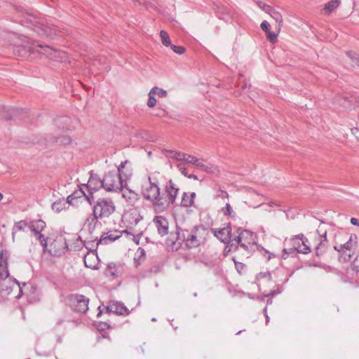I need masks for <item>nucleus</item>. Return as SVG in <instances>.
I'll use <instances>...</instances> for the list:
<instances>
[{"label": "nucleus", "instance_id": "obj_20", "mask_svg": "<svg viewBox=\"0 0 359 359\" xmlns=\"http://www.w3.org/2000/svg\"><path fill=\"white\" fill-rule=\"evenodd\" d=\"M292 247L290 248H285L283 250V258L287 259L289 255H294L297 252V245H299V236H297L291 240Z\"/></svg>", "mask_w": 359, "mask_h": 359}, {"label": "nucleus", "instance_id": "obj_37", "mask_svg": "<svg viewBox=\"0 0 359 359\" xmlns=\"http://www.w3.org/2000/svg\"><path fill=\"white\" fill-rule=\"evenodd\" d=\"M346 55L353 62L359 66V55L353 51L346 52Z\"/></svg>", "mask_w": 359, "mask_h": 359}, {"label": "nucleus", "instance_id": "obj_63", "mask_svg": "<svg viewBox=\"0 0 359 359\" xmlns=\"http://www.w3.org/2000/svg\"><path fill=\"white\" fill-rule=\"evenodd\" d=\"M189 198H191V200L194 201V198L196 197V193L192 192V193H191V194H190V195H189Z\"/></svg>", "mask_w": 359, "mask_h": 359}, {"label": "nucleus", "instance_id": "obj_55", "mask_svg": "<svg viewBox=\"0 0 359 359\" xmlns=\"http://www.w3.org/2000/svg\"><path fill=\"white\" fill-rule=\"evenodd\" d=\"M276 10L269 5V6L266 8V10L265 11V13L269 14L271 16L272 15V12H275Z\"/></svg>", "mask_w": 359, "mask_h": 359}, {"label": "nucleus", "instance_id": "obj_6", "mask_svg": "<svg viewBox=\"0 0 359 359\" xmlns=\"http://www.w3.org/2000/svg\"><path fill=\"white\" fill-rule=\"evenodd\" d=\"M102 183L103 189L107 191H116L122 187L121 177L115 170L105 173L102 179Z\"/></svg>", "mask_w": 359, "mask_h": 359}, {"label": "nucleus", "instance_id": "obj_64", "mask_svg": "<svg viewBox=\"0 0 359 359\" xmlns=\"http://www.w3.org/2000/svg\"><path fill=\"white\" fill-rule=\"evenodd\" d=\"M106 310L108 313H113V309H111V305L106 307Z\"/></svg>", "mask_w": 359, "mask_h": 359}, {"label": "nucleus", "instance_id": "obj_14", "mask_svg": "<svg viewBox=\"0 0 359 359\" xmlns=\"http://www.w3.org/2000/svg\"><path fill=\"white\" fill-rule=\"evenodd\" d=\"M123 271V264L111 262L107 264L104 271V273L108 277H112L113 278H115L121 276Z\"/></svg>", "mask_w": 359, "mask_h": 359}, {"label": "nucleus", "instance_id": "obj_5", "mask_svg": "<svg viewBox=\"0 0 359 359\" xmlns=\"http://www.w3.org/2000/svg\"><path fill=\"white\" fill-rule=\"evenodd\" d=\"M29 20L31 25L33 27V30L40 36L53 39L59 33V31L56 27L48 24L46 25L39 20L35 16L31 15Z\"/></svg>", "mask_w": 359, "mask_h": 359}, {"label": "nucleus", "instance_id": "obj_8", "mask_svg": "<svg viewBox=\"0 0 359 359\" xmlns=\"http://www.w3.org/2000/svg\"><path fill=\"white\" fill-rule=\"evenodd\" d=\"M70 307L76 312L85 313L88 310L90 299L80 294H72L68 297Z\"/></svg>", "mask_w": 359, "mask_h": 359}, {"label": "nucleus", "instance_id": "obj_17", "mask_svg": "<svg viewBox=\"0 0 359 359\" xmlns=\"http://www.w3.org/2000/svg\"><path fill=\"white\" fill-rule=\"evenodd\" d=\"M46 142L49 144H57L62 146H67L72 143V138L68 135L55 137L50 135L46 137Z\"/></svg>", "mask_w": 359, "mask_h": 359}, {"label": "nucleus", "instance_id": "obj_4", "mask_svg": "<svg viewBox=\"0 0 359 359\" xmlns=\"http://www.w3.org/2000/svg\"><path fill=\"white\" fill-rule=\"evenodd\" d=\"M149 185L146 187L142 191L143 197L151 201L155 208L161 210V205L165 204L163 201L164 194L161 195L160 188L155 182H152L151 177H149Z\"/></svg>", "mask_w": 359, "mask_h": 359}, {"label": "nucleus", "instance_id": "obj_41", "mask_svg": "<svg viewBox=\"0 0 359 359\" xmlns=\"http://www.w3.org/2000/svg\"><path fill=\"white\" fill-rule=\"evenodd\" d=\"M156 104V99L154 97V94H150L149 93V100L147 102V106L150 108L154 107Z\"/></svg>", "mask_w": 359, "mask_h": 359}, {"label": "nucleus", "instance_id": "obj_59", "mask_svg": "<svg viewBox=\"0 0 359 359\" xmlns=\"http://www.w3.org/2000/svg\"><path fill=\"white\" fill-rule=\"evenodd\" d=\"M334 249L338 251L339 252H344L343 248H341V245L334 246Z\"/></svg>", "mask_w": 359, "mask_h": 359}, {"label": "nucleus", "instance_id": "obj_23", "mask_svg": "<svg viewBox=\"0 0 359 359\" xmlns=\"http://www.w3.org/2000/svg\"><path fill=\"white\" fill-rule=\"evenodd\" d=\"M319 236L320 237V243L318 244V245L316 248V255L318 257L320 256L326 251L327 245V237H326V236H327L326 231H325L323 235L319 234Z\"/></svg>", "mask_w": 359, "mask_h": 359}, {"label": "nucleus", "instance_id": "obj_28", "mask_svg": "<svg viewBox=\"0 0 359 359\" xmlns=\"http://www.w3.org/2000/svg\"><path fill=\"white\" fill-rule=\"evenodd\" d=\"M126 219L131 224H137L142 219V217L140 215L138 212L133 211L128 212L126 215Z\"/></svg>", "mask_w": 359, "mask_h": 359}, {"label": "nucleus", "instance_id": "obj_32", "mask_svg": "<svg viewBox=\"0 0 359 359\" xmlns=\"http://www.w3.org/2000/svg\"><path fill=\"white\" fill-rule=\"evenodd\" d=\"M273 19L275 20V21L278 24L276 27V29L277 30L278 33L280 31L282 23H283V17L282 15L277 11L275 12H272V15L271 16Z\"/></svg>", "mask_w": 359, "mask_h": 359}, {"label": "nucleus", "instance_id": "obj_35", "mask_svg": "<svg viewBox=\"0 0 359 359\" xmlns=\"http://www.w3.org/2000/svg\"><path fill=\"white\" fill-rule=\"evenodd\" d=\"M160 36L161 39V42L165 46H170V45H172L170 43V36L167 32L161 30L160 32Z\"/></svg>", "mask_w": 359, "mask_h": 359}, {"label": "nucleus", "instance_id": "obj_49", "mask_svg": "<svg viewBox=\"0 0 359 359\" xmlns=\"http://www.w3.org/2000/svg\"><path fill=\"white\" fill-rule=\"evenodd\" d=\"M231 241H233V243L238 245V248L239 247V245L243 241V240L239 236V234H238V236L235 237L233 239L231 238Z\"/></svg>", "mask_w": 359, "mask_h": 359}, {"label": "nucleus", "instance_id": "obj_61", "mask_svg": "<svg viewBox=\"0 0 359 359\" xmlns=\"http://www.w3.org/2000/svg\"><path fill=\"white\" fill-rule=\"evenodd\" d=\"M189 179H193V180H198V177L194 174H189L188 177H187Z\"/></svg>", "mask_w": 359, "mask_h": 359}, {"label": "nucleus", "instance_id": "obj_38", "mask_svg": "<svg viewBox=\"0 0 359 359\" xmlns=\"http://www.w3.org/2000/svg\"><path fill=\"white\" fill-rule=\"evenodd\" d=\"M222 211L224 215H229L232 217H234L236 216V214L233 212L232 208L229 203L226 204V207L225 208L222 209Z\"/></svg>", "mask_w": 359, "mask_h": 359}, {"label": "nucleus", "instance_id": "obj_33", "mask_svg": "<svg viewBox=\"0 0 359 359\" xmlns=\"http://www.w3.org/2000/svg\"><path fill=\"white\" fill-rule=\"evenodd\" d=\"M339 0H331L325 4L324 9L325 12L330 13L331 11L337 8L339 6Z\"/></svg>", "mask_w": 359, "mask_h": 359}, {"label": "nucleus", "instance_id": "obj_3", "mask_svg": "<svg viewBox=\"0 0 359 359\" xmlns=\"http://www.w3.org/2000/svg\"><path fill=\"white\" fill-rule=\"evenodd\" d=\"M10 253L7 250L0 248V293L10 294L12 287L6 283V279L9 277V271L8 269V260Z\"/></svg>", "mask_w": 359, "mask_h": 359}, {"label": "nucleus", "instance_id": "obj_18", "mask_svg": "<svg viewBox=\"0 0 359 359\" xmlns=\"http://www.w3.org/2000/svg\"><path fill=\"white\" fill-rule=\"evenodd\" d=\"M121 236V233L118 231H109L104 235L102 236L101 238L99 240L98 244H105L107 245L116 240L118 239Z\"/></svg>", "mask_w": 359, "mask_h": 359}, {"label": "nucleus", "instance_id": "obj_43", "mask_svg": "<svg viewBox=\"0 0 359 359\" xmlns=\"http://www.w3.org/2000/svg\"><path fill=\"white\" fill-rule=\"evenodd\" d=\"M258 278H267L269 280H271L272 277H271V274L270 272L266 271V272H260L258 274Z\"/></svg>", "mask_w": 359, "mask_h": 359}, {"label": "nucleus", "instance_id": "obj_31", "mask_svg": "<svg viewBox=\"0 0 359 359\" xmlns=\"http://www.w3.org/2000/svg\"><path fill=\"white\" fill-rule=\"evenodd\" d=\"M194 205V201L189 198V194L184 192L181 200V206L189 208Z\"/></svg>", "mask_w": 359, "mask_h": 359}, {"label": "nucleus", "instance_id": "obj_21", "mask_svg": "<svg viewBox=\"0 0 359 359\" xmlns=\"http://www.w3.org/2000/svg\"><path fill=\"white\" fill-rule=\"evenodd\" d=\"M162 152L165 156L175 159L177 161H185L187 156V154L168 149H163Z\"/></svg>", "mask_w": 359, "mask_h": 359}, {"label": "nucleus", "instance_id": "obj_48", "mask_svg": "<svg viewBox=\"0 0 359 359\" xmlns=\"http://www.w3.org/2000/svg\"><path fill=\"white\" fill-rule=\"evenodd\" d=\"M255 3L257 5V6L264 12L266 10V8L269 6L268 4H266L265 3L261 1H256Z\"/></svg>", "mask_w": 359, "mask_h": 359}, {"label": "nucleus", "instance_id": "obj_25", "mask_svg": "<svg viewBox=\"0 0 359 359\" xmlns=\"http://www.w3.org/2000/svg\"><path fill=\"white\" fill-rule=\"evenodd\" d=\"M298 236L299 239V245H297V252L303 254H307L310 252L311 248L306 243L308 241V239L304 237L303 234L301 235V237L299 235Z\"/></svg>", "mask_w": 359, "mask_h": 359}, {"label": "nucleus", "instance_id": "obj_52", "mask_svg": "<svg viewBox=\"0 0 359 359\" xmlns=\"http://www.w3.org/2000/svg\"><path fill=\"white\" fill-rule=\"evenodd\" d=\"M250 242L251 241L250 240L247 241H243L239 245V246H241L245 250H248V245L250 243Z\"/></svg>", "mask_w": 359, "mask_h": 359}, {"label": "nucleus", "instance_id": "obj_7", "mask_svg": "<svg viewBox=\"0 0 359 359\" xmlns=\"http://www.w3.org/2000/svg\"><path fill=\"white\" fill-rule=\"evenodd\" d=\"M214 235L222 243H226V249L229 248V251H236L238 250V245H235L233 241H231V226L230 223L226 226L217 229H211Z\"/></svg>", "mask_w": 359, "mask_h": 359}, {"label": "nucleus", "instance_id": "obj_36", "mask_svg": "<svg viewBox=\"0 0 359 359\" xmlns=\"http://www.w3.org/2000/svg\"><path fill=\"white\" fill-rule=\"evenodd\" d=\"M72 197L74 198V201L77 200V199H79L82 197H84L85 199L86 200V196H88V193H86L85 191H83L82 190V189H79L77 190H75L72 194Z\"/></svg>", "mask_w": 359, "mask_h": 359}, {"label": "nucleus", "instance_id": "obj_44", "mask_svg": "<svg viewBox=\"0 0 359 359\" xmlns=\"http://www.w3.org/2000/svg\"><path fill=\"white\" fill-rule=\"evenodd\" d=\"M260 27H261L262 29L264 32H266V33H268V32L270 31V29H269V28H270V27H271V26H270V24H269L267 21H266V20H264V21L261 23Z\"/></svg>", "mask_w": 359, "mask_h": 359}, {"label": "nucleus", "instance_id": "obj_24", "mask_svg": "<svg viewBox=\"0 0 359 359\" xmlns=\"http://www.w3.org/2000/svg\"><path fill=\"white\" fill-rule=\"evenodd\" d=\"M191 233V229H179L178 226H177V231H176V241L179 242V244H181V243H186L187 239L189 238L190 234Z\"/></svg>", "mask_w": 359, "mask_h": 359}, {"label": "nucleus", "instance_id": "obj_26", "mask_svg": "<svg viewBox=\"0 0 359 359\" xmlns=\"http://www.w3.org/2000/svg\"><path fill=\"white\" fill-rule=\"evenodd\" d=\"M357 236L355 234H352L350 236L348 241L344 244L341 245V248L344 250L351 251L356 247L357 245Z\"/></svg>", "mask_w": 359, "mask_h": 359}, {"label": "nucleus", "instance_id": "obj_57", "mask_svg": "<svg viewBox=\"0 0 359 359\" xmlns=\"http://www.w3.org/2000/svg\"><path fill=\"white\" fill-rule=\"evenodd\" d=\"M136 194L134 193V192H129V195L127 196L126 194H123V196L124 198H127L128 199H131L132 198H134V196H135Z\"/></svg>", "mask_w": 359, "mask_h": 359}, {"label": "nucleus", "instance_id": "obj_29", "mask_svg": "<svg viewBox=\"0 0 359 359\" xmlns=\"http://www.w3.org/2000/svg\"><path fill=\"white\" fill-rule=\"evenodd\" d=\"M66 205L67 202H65V199L62 198L55 201L52 204V209L56 212H60V211L66 208Z\"/></svg>", "mask_w": 359, "mask_h": 359}, {"label": "nucleus", "instance_id": "obj_47", "mask_svg": "<svg viewBox=\"0 0 359 359\" xmlns=\"http://www.w3.org/2000/svg\"><path fill=\"white\" fill-rule=\"evenodd\" d=\"M177 168L179 169V170L181 172V173L185 176V177H188L189 174L187 172V168L184 167L181 164H178L177 165Z\"/></svg>", "mask_w": 359, "mask_h": 359}, {"label": "nucleus", "instance_id": "obj_2", "mask_svg": "<svg viewBox=\"0 0 359 359\" xmlns=\"http://www.w3.org/2000/svg\"><path fill=\"white\" fill-rule=\"evenodd\" d=\"M25 45H14L13 53L15 55L25 57L30 51H36L46 55L48 57L53 60L57 59V50L49 46H47L40 41L32 40L25 36Z\"/></svg>", "mask_w": 359, "mask_h": 359}, {"label": "nucleus", "instance_id": "obj_51", "mask_svg": "<svg viewBox=\"0 0 359 359\" xmlns=\"http://www.w3.org/2000/svg\"><path fill=\"white\" fill-rule=\"evenodd\" d=\"M74 198L72 197V195L70 194L69 195L67 198L65 199V202H67V205L69 204V205H74L75 203H74Z\"/></svg>", "mask_w": 359, "mask_h": 359}, {"label": "nucleus", "instance_id": "obj_27", "mask_svg": "<svg viewBox=\"0 0 359 359\" xmlns=\"http://www.w3.org/2000/svg\"><path fill=\"white\" fill-rule=\"evenodd\" d=\"M111 309H113V313L117 315H125L128 313V310L126 306L120 302H116L111 305Z\"/></svg>", "mask_w": 359, "mask_h": 359}, {"label": "nucleus", "instance_id": "obj_45", "mask_svg": "<svg viewBox=\"0 0 359 359\" xmlns=\"http://www.w3.org/2000/svg\"><path fill=\"white\" fill-rule=\"evenodd\" d=\"M340 104L344 108H348L351 105V101L346 97H344L341 99Z\"/></svg>", "mask_w": 359, "mask_h": 359}, {"label": "nucleus", "instance_id": "obj_13", "mask_svg": "<svg viewBox=\"0 0 359 359\" xmlns=\"http://www.w3.org/2000/svg\"><path fill=\"white\" fill-rule=\"evenodd\" d=\"M102 184V179L100 176L97 174L93 173V171H90L88 182L86 184H83V186L87 188L88 194L90 191H92L93 194L100 189L103 188Z\"/></svg>", "mask_w": 359, "mask_h": 359}, {"label": "nucleus", "instance_id": "obj_22", "mask_svg": "<svg viewBox=\"0 0 359 359\" xmlns=\"http://www.w3.org/2000/svg\"><path fill=\"white\" fill-rule=\"evenodd\" d=\"M30 224L27 222L26 220H20L14 223V225L12 229V238L13 241L15 240V234L20 231H25V229H29Z\"/></svg>", "mask_w": 359, "mask_h": 359}, {"label": "nucleus", "instance_id": "obj_42", "mask_svg": "<svg viewBox=\"0 0 359 359\" xmlns=\"http://www.w3.org/2000/svg\"><path fill=\"white\" fill-rule=\"evenodd\" d=\"M35 236H37V238L39 241L40 244L43 248H46V246H47V241H46V238L44 236V235L42 234L41 233H37V235H35Z\"/></svg>", "mask_w": 359, "mask_h": 359}, {"label": "nucleus", "instance_id": "obj_39", "mask_svg": "<svg viewBox=\"0 0 359 359\" xmlns=\"http://www.w3.org/2000/svg\"><path fill=\"white\" fill-rule=\"evenodd\" d=\"M170 48L175 53L179 55L183 54L186 50V48L184 46H178L173 44L170 45Z\"/></svg>", "mask_w": 359, "mask_h": 359}, {"label": "nucleus", "instance_id": "obj_19", "mask_svg": "<svg viewBox=\"0 0 359 359\" xmlns=\"http://www.w3.org/2000/svg\"><path fill=\"white\" fill-rule=\"evenodd\" d=\"M29 230H31L34 235L41 233L46 226V222L42 219L32 220L29 222Z\"/></svg>", "mask_w": 359, "mask_h": 359}, {"label": "nucleus", "instance_id": "obj_10", "mask_svg": "<svg viewBox=\"0 0 359 359\" xmlns=\"http://www.w3.org/2000/svg\"><path fill=\"white\" fill-rule=\"evenodd\" d=\"M206 229L203 226H195L191 229V233L185 243L189 248L199 246L205 239Z\"/></svg>", "mask_w": 359, "mask_h": 359}, {"label": "nucleus", "instance_id": "obj_60", "mask_svg": "<svg viewBox=\"0 0 359 359\" xmlns=\"http://www.w3.org/2000/svg\"><path fill=\"white\" fill-rule=\"evenodd\" d=\"M344 259L345 261H350L351 259V255L350 253L345 254Z\"/></svg>", "mask_w": 359, "mask_h": 359}, {"label": "nucleus", "instance_id": "obj_34", "mask_svg": "<svg viewBox=\"0 0 359 359\" xmlns=\"http://www.w3.org/2000/svg\"><path fill=\"white\" fill-rule=\"evenodd\" d=\"M150 94L157 95L161 97H165L168 95V93L166 90L156 86L153 87L150 90Z\"/></svg>", "mask_w": 359, "mask_h": 359}, {"label": "nucleus", "instance_id": "obj_9", "mask_svg": "<svg viewBox=\"0 0 359 359\" xmlns=\"http://www.w3.org/2000/svg\"><path fill=\"white\" fill-rule=\"evenodd\" d=\"M180 189L174 183L172 180H170L166 182L164 187V198L163 201L165 204L161 205V210L168 208L170 204L175 203L176 197L178 195Z\"/></svg>", "mask_w": 359, "mask_h": 359}, {"label": "nucleus", "instance_id": "obj_1", "mask_svg": "<svg viewBox=\"0 0 359 359\" xmlns=\"http://www.w3.org/2000/svg\"><path fill=\"white\" fill-rule=\"evenodd\" d=\"M86 201L92 206L93 229L99 219L109 218L116 210V205L111 198H98L95 199L92 191L88 194Z\"/></svg>", "mask_w": 359, "mask_h": 359}, {"label": "nucleus", "instance_id": "obj_50", "mask_svg": "<svg viewBox=\"0 0 359 359\" xmlns=\"http://www.w3.org/2000/svg\"><path fill=\"white\" fill-rule=\"evenodd\" d=\"M128 163V161H125L121 162V163L118 166V170L116 172L121 175V172L122 170L125 168L126 165Z\"/></svg>", "mask_w": 359, "mask_h": 359}, {"label": "nucleus", "instance_id": "obj_62", "mask_svg": "<svg viewBox=\"0 0 359 359\" xmlns=\"http://www.w3.org/2000/svg\"><path fill=\"white\" fill-rule=\"evenodd\" d=\"M266 310H267V309H266V306L264 308V311L265 313V316H266V323H268L269 322V316L266 313Z\"/></svg>", "mask_w": 359, "mask_h": 359}, {"label": "nucleus", "instance_id": "obj_30", "mask_svg": "<svg viewBox=\"0 0 359 359\" xmlns=\"http://www.w3.org/2000/svg\"><path fill=\"white\" fill-rule=\"evenodd\" d=\"M236 232L242 238L243 241L252 240V232L250 230L242 229L241 228H238Z\"/></svg>", "mask_w": 359, "mask_h": 359}, {"label": "nucleus", "instance_id": "obj_11", "mask_svg": "<svg viewBox=\"0 0 359 359\" xmlns=\"http://www.w3.org/2000/svg\"><path fill=\"white\" fill-rule=\"evenodd\" d=\"M27 114L28 111L27 110L18 108H9L6 111L5 108L4 107L0 110V116L7 121L12 120L15 118H24V117Z\"/></svg>", "mask_w": 359, "mask_h": 359}, {"label": "nucleus", "instance_id": "obj_58", "mask_svg": "<svg viewBox=\"0 0 359 359\" xmlns=\"http://www.w3.org/2000/svg\"><path fill=\"white\" fill-rule=\"evenodd\" d=\"M352 130V133L355 135V137L359 139V135H358V133H359V128H353L351 129Z\"/></svg>", "mask_w": 359, "mask_h": 359}, {"label": "nucleus", "instance_id": "obj_40", "mask_svg": "<svg viewBox=\"0 0 359 359\" xmlns=\"http://www.w3.org/2000/svg\"><path fill=\"white\" fill-rule=\"evenodd\" d=\"M266 35H267V38H268L269 41L271 43H274L276 42L277 37H278V33H275L273 32L269 31L268 33H266Z\"/></svg>", "mask_w": 359, "mask_h": 359}, {"label": "nucleus", "instance_id": "obj_56", "mask_svg": "<svg viewBox=\"0 0 359 359\" xmlns=\"http://www.w3.org/2000/svg\"><path fill=\"white\" fill-rule=\"evenodd\" d=\"M351 223L355 226H359V219L355 217L351 219Z\"/></svg>", "mask_w": 359, "mask_h": 359}, {"label": "nucleus", "instance_id": "obj_53", "mask_svg": "<svg viewBox=\"0 0 359 359\" xmlns=\"http://www.w3.org/2000/svg\"><path fill=\"white\" fill-rule=\"evenodd\" d=\"M237 271L241 273V270L243 268V264L241 262H236L235 259H233Z\"/></svg>", "mask_w": 359, "mask_h": 359}, {"label": "nucleus", "instance_id": "obj_54", "mask_svg": "<svg viewBox=\"0 0 359 359\" xmlns=\"http://www.w3.org/2000/svg\"><path fill=\"white\" fill-rule=\"evenodd\" d=\"M218 196L222 198H225L229 197V194L225 191L219 190V194H218Z\"/></svg>", "mask_w": 359, "mask_h": 359}, {"label": "nucleus", "instance_id": "obj_16", "mask_svg": "<svg viewBox=\"0 0 359 359\" xmlns=\"http://www.w3.org/2000/svg\"><path fill=\"white\" fill-rule=\"evenodd\" d=\"M185 162L187 163L192 164L195 167L202 171L211 172L212 165H205L202 161L196 158V156L187 154Z\"/></svg>", "mask_w": 359, "mask_h": 359}, {"label": "nucleus", "instance_id": "obj_12", "mask_svg": "<svg viewBox=\"0 0 359 359\" xmlns=\"http://www.w3.org/2000/svg\"><path fill=\"white\" fill-rule=\"evenodd\" d=\"M67 249L68 246L65 239L60 238L54 241L50 244V249L49 250V252L52 256L60 257L64 255Z\"/></svg>", "mask_w": 359, "mask_h": 359}, {"label": "nucleus", "instance_id": "obj_15", "mask_svg": "<svg viewBox=\"0 0 359 359\" xmlns=\"http://www.w3.org/2000/svg\"><path fill=\"white\" fill-rule=\"evenodd\" d=\"M158 233L163 236L168 233V219L163 216H156L153 220Z\"/></svg>", "mask_w": 359, "mask_h": 359}, {"label": "nucleus", "instance_id": "obj_46", "mask_svg": "<svg viewBox=\"0 0 359 359\" xmlns=\"http://www.w3.org/2000/svg\"><path fill=\"white\" fill-rule=\"evenodd\" d=\"M280 292H281V290H280L278 289V290H273L271 291L269 293L264 294L263 296V297H262V299H264V297H273L275 295H276L278 294H280Z\"/></svg>", "mask_w": 359, "mask_h": 359}]
</instances>
